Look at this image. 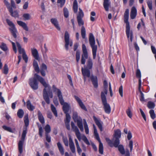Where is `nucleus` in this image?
<instances>
[{"label": "nucleus", "mask_w": 156, "mask_h": 156, "mask_svg": "<svg viewBox=\"0 0 156 156\" xmlns=\"http://www.w3.org/2000/svg\"><path fill=\"white\" fill-rule=\"evenodd\" d=\"M24 121L26 127L25 128V129H24L23 132L21 140L19 141L18 144L19 150L20 154H21L23 152V146L27 133V127L28 126L29 124V120L27 115L25 116L24 118Z\"/></svg>", "instance_id": "obj_1"}, {"label": "nucleus", "mask_w": 156, "mask_h": 156, "mask_svg": "<svg viewBox=\"0 0 156 156\" xmlns=\"http://www.w3.org/2000/svg\"><path fill=\"white\" fill-rule=\"evenodd\" d=\"M129 15V10L128 9H126L124 16V21L126 23V32L128 38H129V36H130V41L132 42L133 39V33L132 31L130 30L129 23L128 22Z\"/></svg>", "instance_id": "obj_2"}, {"label": "nucleus", "mask_w": 156, "mask_h": 156, "mask_svg": "<svg viewBox=\"0 0 156 156\" xmlns=\"http://www.w3.org/2000/svg\"><path fill=\"white\" fill-rule=\"evenodd\" d=\"M58 98L60 103L63 105V110L65 113H68L70 108V105L68 103L65 102L63 99L61 92L58 91Z\"/></svg>", "instance_id": "obj_3"}, {"label": "nucleus", "mask_w": 156, "mask_h": 156, "mask_svg": "<svg viewBox=\"0 0 156 156\" xmlns=\"http://www.w3.org/2000/svg\"><path fill=\"white\" fill-rule=\"evenodd\" d=\"M89 41L91 47L92 48L93 58L94 59L95 58L96 55V52L97 49V46L95 45V41L94 37L92 33L89 35Z\"/></svg>", "instance_id": "obj_4"}, {"label": "nucleus", "mask_w": 156, "mask_h": 156, "mask_svg": "<svg viewBox=\"0 0 156 156\" xmlns=\"http://www.w3.org/2000/svg\"><path fill=\"white\" fill-rule=\"evenodd\" d=\"M102 93L101 95V98L103 105L104 106L103 108L105 113L109 114L111 112V108L107 102V99L105 95L103 94Z\"/></svg>", "instance_id": "obj_5"}, {"label": "nucleus", "mask_w": 156, "mask_h": 156, "mask_svg": "<svg viewBox=\"0 0 156 156\" xmlns=\"http://www.w3.org/2000/svg\"><path fill=\"white\" fill-rule=\"evenodd\" d=\"M6 21L8 25L10 26L9 30L15 39H16L17 37V30L15 27V25L12 22L10 21L9 19H6Z\"/></svg>", "instance_id": "obj_6"}, {"label": "nucleus", "mask_w": 156, "mask_h": 156, "mask_svg": "<svg viewBox=\"0 0 156 156\" xmlns=\"http://www.w3.org/2000/svg\"><path fill=\"white\" fill-rule=\"evenodd\" d=\"M64 39L65 42V47L66 50L69 49V45L72 47L73 45V42L72 40H70L69 35L68 32L65 31L64 35Z\"/></svg>", "instance_id": "obj_7"}, {"label": "nucleus", "mask_w": 156, "mask_h": 156, "mask_svg": "<svg viewBox=\"0 0 156 156\" xmlns=\"http://www.w3.org/2000/svg\"><path fill=\"white\" fill-rule=\"evenodd\" d=\"M82 50L83 54L82 55L81 59V63L84 64L86 62V59L88 58V53L86 46L84 44L82 45Z\"/></svg>", "instance_id": "obj_8"}, {"label": "nucleus", "mask_w": 156, "mask_h": 156, "mask_svg": "<svg viewBox=\"0 0 156 156\" xmlns=\"http://www.w3.org/2000/svg\"><path fill=\"white\" fill-rule=\"evenodd\" d=\"M105 140L108 144L111 147L114 146L115 147H117L120 144V140L118 139H115L114 140V139H113V142L108 138H106Z\"/></svg>", "instance_id": "obj_9"}, {"label": "nucleus", "mask_w": 156, "mask_h": 156, "mask_svg": "<svg viewBox=\"0 0 156 156\" xmlns=\"http://www.w3.org/2000/svg\"><path fill=\"white\" fill-rule=\"evenodd\" d=\"M37 79L34 74V77L29 80V84L31 87L34 90H36L38 88V83L37 81Z\"/></svg>", "instance_id": "obj_10"}, {"label": "nucleus", "mask_w": 156, "mask_h": 156, "mask_svg": "<svg viewBox=\"0 0 156 156\" xmlns=\"http://www.w3.org/2000/svg\"><path fill=\"white\" fill-rule=\"evenodd\" d=\"M94 134L96 139L99 143V151L100 154H103V144L101 142L99 136L97 132V129H94Z\"/></svg>", "instance_id": "obj_11"}, {"label": "nucleus", "mask_w": 156, "mask_h": 156, "mask_svg": "<svg viewBox=\"0 0 156 156\" xmlns=\"http://www.w3.org/2000/svg\"><path fill=\"white\" fill-rule=\"evenodd\" d=\"M71 126L73 131L75 133L76 136L79 141L81 140L80 133L77 127L73 122H71Z\"/></svg>", "instance_id": "obj_12"}, {"label": "nucleus", "mask_w": 156, "mask_h": 156, "mask_svg": "<svg viewBox=\"0 0 156 156\" xmlns=\"http://www.w3.org/2000/svg\"><path fill=\"white\" fill-rule=\"evenodd\" d=\"M35 76L36 77L37 80L40 82L45 88H47L49 90L50 89L49 85L46 83L44 78L36 73L35 74Z\"/></svg>", "instance_id": "obj_13"}, {"label": "nucleus", "mask_w": 156, "mask_h": 156, "mask_svg": "<svg viewBox=\"0 0 156 156\" xmlns=\"http://www.w3.org/2000/svg\"><path fill=\"white\" fill-rule=\"evenodd\" d=\"M89 70V69L85 68H84V69L83 68H82V73L84 77V81H85L87 77H90V72Z\"/></svg>", "instance_id": "obj_14"}, {"label": "nucleus", "mask_w": 156, "mask_h": 156, "mask_svg": "<svg viewBox=\"0 0 156 156\" xmlns=\"http://www.w3.org/2000/svg\"><path fill=\"white\" fill-rule=\"evenodd\" d=\"M69 147L71 152L73 153L76 152V149L74 144L71 136L69 138Z\"/></svg>", "instance_id": "obj_15"}, {"label": "nucleus", "mask_w": 156, "mask_h": 156, "mask_svg": "<svg viewBox=\"0 0 156 156\" xmlns=\"http://www.w3.org/2000/svg\"><path fill=\"white\" fill-rule=\"evenodd\" d=\"M46 89L48 90H50V89L49 90L48 89V88H45L43 91V98L45 101L48 104H49L50 103V100L48 95V93L46 91Z\"/></svg>", "instance_id": "obj_16"}, {"label": "nucleus", "mask_w": 156, "mask_h": 156, "mask_svg": "<svg viewBox=\"0 0 156 156\" xmlns=\"http://www.w3.org/2000/svg\"><path fill=\"white\" fill-rule=\"evenodd\" d=\"M93 118L96 124L98 126L100 131H102V124L103 122L101 121L100 119H98L94 116H93Z\"/></svg>", "instance_id": "obj_17"}, {"label": "nucleus", "mask_w": 156, "mask_h": 156, "mask_svg": "<svg viewBox=\"0 0 156 156\" xmlns=\"http://www.w3.org/2000/svg\"><path fill=\"white\" fill-rule=\"evenodd\" d=\"M31 51L34 57L36 60L39 61L40 58L37 50L35 48H31Z\"/></svg>", "instance_id": "obj_18"}, {"label": "nucleus", "mask_w": 156, "mask_h": 156, "mask_svg": "<svg viewBox=\"0 0 156 156\" xmlns=\"http://www.w3.org/2000/svg\"><path fill=\"white\" fill-rule=\"evenodd\" d=\"M74 98L75 99L78 103L79 106L81 108L84 110L85 111H87V109L86 107L82 102L81 99L77 96H74Z\"/></svg>", "instance_id": "obj_19"}, {"label": "nucleus", "mask_w": 156, "mask_h": 156, "mask_svg": "<svg viewBox=\"0 0 156 156\" xmlns=\"http://www.w3.org/2000/svg\"><path fill=\"white\" fill-rule=\"evenodd\" d=\"M103 6L106 11H108L110 6L111 2L109 0H103Z\"/></svg>", "instance_id": "obj_20"}, {"label": "nucleus", "mask_w": 156, "mask_h": 156, "mask_svg": "<svg viewBox=\"0 0 156 156\" xmlns=\"http://www.w3.org/2000/svg\"><path fill=\"white\" fill-rule=\"evenodd\" d=\"M77 123V125L81 131H83V125L82 119L80 117H79V119L76 120Z\"/></svg>", "instance_id": "obj_21"}, {"label": "nucleus", "mask_w": 156, "mask_h": 156, "mask_svg": "<svg viewBox=\"0 0 156 156\" xmlns=\"http://www.w3.org/2000/svg\"><path fill=\"white\" fill-rule=\"evenodd\" d=\"M51 23L54 25L58 30H60V28L59 25L58 21L55 18H52L51 19Z\"/></svg>", "instance_id": "obj_22"}, {"label": "nucleus", "mask_w": 156, "mask_h": 156, "mask_svg": "<svg viewBox=\"0 0 156 156\" xmlns=\"http://www.w3.org/2000/svg\"><path fill=\"white\" fill-rule=\"evenodd\" d=\"M137 11L136 8L135 7H133L130 12V17L132 19H134L136 15Z\"/></svg>", "instance_id": "obj_23"}, {"label": "nucleus", "mask_w": 156, "mask_h": 156, "mask_svg": "<svg viewBox=\"0 0 156 156\" xmlns=\"http://www.w3.org/2000/svg\"><path fill=\"white\" fill-rule=\"evenodd\" d=\"M86 66L85 67V68L90 69H91L93 67V62L92 59L91 58H89L87 60L86 63Z\"/></svg>", "instance_id": "obj_24"}, {"label": "nucleus", "mask_w": 156, "mask_h": 156, "mask_svg": "<svg viewBox=\"0 0 156 156\" xmlns=\"http://www.w3.org/2000/svg\"><path fill=\"white\" fill-rule=\"evenodd\" d=\"M17 23L19 25L22 27L25 30L27 31H28V27L25 23L21 21H18Z\"/></svg>", "instance_id": "obj_25"}, {"label": "nucleus", "mask_w": 156, "mask_h": 156, "mask_svg": "<svg viewBox=\"0 0 156 156\" xmlns=\"http://www.w3.org/2000/svg\"><path fill=\"white\" fill-rule=\"evenodd\" d=\"M104 89L103 91H101V95H102V93L103 95H105L107 94L108 90V83L106 80H104Z\"/></svg>", "instance_id": "obj_26"}, {"label": "nucleus", "mask_w": 156, "mask_h": 156, "mask_svg": "<svg viewBox=\"0 0 156 156\" xmlns=\"http://www.w3.org/2000/svg\"><path fill=\"white\" fill-rule=\"evenodd\" d=\"M37 115L38 119L40 122L42 124H44L45 122L44 119L42 114L40 111H38Z\"/></svg>", "instance_id": "obj_27"}, {"label": "nucleus", "mask_w": 156, "mask_h": 156, "mask_svg": "<svg viewBox=\"0 0 156 156\" xmlns=\"http://www.w3.org/2000/svg\"><path fill=\"white\" fill-rule=\"evenodd\" d=\"M92 83L95 88H97L98 86L97 77L96 76H92L91 78Z\"/></svg>", "instance_id": "obj_28"}, {"label": "nucleus", "mask_w": 156, "mask_h": 156, "mask_svg": "<svg viewBox=\"0 0 156 156\" xmlns=\"http://www.w3.org/2000/svg\"><path fill=\"white\" fill-rule=\"evenodd\" d=\"M16 43L19 53L20 54H22L23 55V54L25 53H26L24 49L22 48L21 45L17 41H16Z\"/></svg>", "instance_id": "obj_29"}, {"label": "nucleus", "mask_w": 156, "mask_h": 156, "mask_svg": "<svg viewBox=\"0 0 156 156\" xmlns=\"http://www.w3.org/2000/svg\"><path fill=\"white\" fill-rule=\"evenodd\" d=\"M27 106L28 110L30 111H33L35 108V107L31 104L29 100L27 102Z\"/></svg>", "instance_id": "obj_30"}, {"label": "nucleus", "mask_w": 156, "mask_h": 156, "mask_svg": "<svg viewBox=\"0 0 156 156\" xmlns=\"http://www.w3.org/2000/svg\"><path fill=\"white\" fill-rule=\"evenodd\" d=\"M57 145L59 151L61 154L62 155L64 154V149L61 143L59 142H58L57 143Z\"/></svg>", "instance_id": "obj_31"}, {"label": "nucleus", "mask_w": 156, "mask_h": 156, "mask_svg": "<svg viewBox=\"0 0 156 156\" xmlns=\"http://www.w3.org/2000/svg\"><path fill=\"white\" fill-rule=\"evenodd\" d=\"M121 132L118 129L115 131L114 136L115 139H119L121 137Z\"/></svg>", "instance_id": "obj_32"}, {"label": "nucleus", "mask_w": 156, "mask_h": 156, "mask_svg": "<svg viewBox=\"0 0 156 156\" xmlns=\"http://www.w3.org/2000/svg\"><path fill=\"white\" fill-rule=\"evenodd\" d=\"M33 66L35 71L38 73H39L40 69L37 62L35 60H34L33 62Z\"/></svg>", "instance_id": "obj_33"}, {"label": "nucleus", "mask_w": 156, "mask_h": 156, "mask_svg": "<svg viewBox=\"0 0 156 156\" xmlns=\"http://www.w3.org/2000/svg\"><path fill=\"white\" fill-rule=\"evenodd\" d=\"M78 5L76 0H74L73 4V8L74 13H76L78 10Z\"/></svg>", "instance_id": "obj_34"}, {"label": "nucleus", "mask_w": 156, "mask_h": 156, "mask_svg": "<svg viewBox=\"0 0 156 156\" xmlns=\"http://www.w3.org/2000/svg\"><path fill=\"white\" fill-rule=\"evenodd\" d=\"M9 11L12 16L15 18L18 17V14L17 11H16L13 12L12 8L10 9Z\"/></svg>", "instance_id": "obj_35"}, {"label": "nucleus", "mask_w": 156, "mask_h": 156, "mask_svg": "<svg viewBox=\"0 0 156 156\" xmlns=\"http://www.w3.org/2000/svg\"><path fill=\"white\" fill-rule=\"evenodd\" d=\"M120 153L122 155L124 154L125 153V149L123 146L122 145H119V147H117Z\"/></svg>", "instance_id": "obj_36"}, {"label": "nucleus", "mask_w": 156, "mask_h": 156, "mask_svg": "<svg viewBox=\"0 0 156 156\" xmlns=\"http://www.w3.org/2000/svg\"><path fill=\"white\" fill-rule=\"evenodd\" d=\"M79 12L78 14L77 15V18H82L84 16V13L82 10L80 9H79Z\"/></svg>", "instance_id": "obj_37"}, {"label": "nucleus", "mask_w": 156, "mask_h": 156, "mask_svg": "<svg viewBox=\"0 0 156 156\" xmlns=\"http://www.w3.org/2000/svg\"><path fill=\"white\" fill-rule=\"evenodd\" d=\"M84 121V128L85 130V132L87 134L89 133V129L88 126V125L87 124V122L85 119H83Z\"/></svg>", "instance_id": "obj_38"}, {"label": "nucleus", "mask_w": 156, "mask_h": 156, "mask_svg": "<svg viewBox=\"0 0 156 156\" xmlns=\"http://www.w3.org/2000/svg\"><path fill=\"white\" fill-rule=\"evenodd\" d=\"M24 114V112L22 109H19L17 112V116L20 118H21L23 117Z\"/></svg>", "instance_id": "obj_39"}, {"label": "nucleus", "mask_w": 156, "mask_h": 156, "mask_svg": "<svg viewBox=\"0 0 156 156\" xmlns=\"http://www.w3.org/2000/svg\"><path fill=\"white\" fill-rule=\"evenodd\" d=\"M81 31L82 37L84 39L86 37V30L85 29L83 26H82V27Z\"/></svg>", "instance_id": "obj_40"}, {"label": "nucleus", "mask_w": 156, "mask_h": 156, "mask_svg": "<svg viewBox=\"0 0 156 156\" xmlns=\"http://www.w3.org/2000/svg\"><path fill=\"white\" fill-rule=\"evenodd\" d=\"M51 109L55 115L56 117H57L58 114L56 108L52 104L51 105Z\"/></svg>", "instance_id": "obj_41"}, {"label": "nucleus", "mask_w": 156, "mask_h": 156, "mask_svg": "<svg viewBox=\"0 0 156 156\" xmlns=\"http://www.w3.org/2000/svg\"><path fill=\"white\" fill-rule=\"evenodd\" d=\"M155 106L154 103L151 101H148L147 104V106L149 109H153Z\"/></svg>", "instance_id": "obj_42"}, {"label": "nucleus", "mask_w": 156, "mask_h": 156, "mask_svg": "<svg viewBox=\"0 0 156 156\" xmlns=\"http://www.w3.org/2000/svg\"><path fill=\"white\" fill-rule=\"evenodd\" d=\"M44 129L45 131V134H48V133H49L51 131L50 126L48 124L46 125Z\"/></svg>", "instance_id": "obj_43"}, {"label": "nucleus", "mask_w": 156, "mask_h": 156, "mask_svg": "<svg viewBox=\"0 0 156 156\" xmlns=\"http://www.w3.org/2000/svg\"><path fill=\"white\" fill-rule=\"evenodd\" d=\"M23 17L25 20H29L31 19V16L28 13L23 14Z\"/></svg>", "instance_id": "obj_44"}, {"label": "nucleus", "mask_w": 156, "mask_h": 156, "mask_svg": "<svg viewBox=\"0 0 156 156\" xmlns=\"http://www.w3.org/2000/svg\"><path fill=\"white\" fill-rule=\"evenodd\" d=\"M1 49L4 51H6L8 50V48L5 44L4 43H2L1 45L0 46Z\"/></svg>", "instance_id": "obj_45"}, {"label": "nucleus", "mask_w": 156, "mask_h": 156, "mask_svg": "<svg viewBox=\"0 0 156 156\" xmlns=\"http://www.w3.org/2000/svg\"><path fill=\"white\" fill-rule=\"evenodd\" d=\"M73 118L74 119L75 122H76V120L79 119V118L78 117L77 113L76 112H73Z\"/></svg>", "instance_id": "obj_46"}, {"label": "nucleus", "mask_w": 156, "mask_h": 156, "mask_svg": "<svg viewBox=\"0 0 156 156\" xmlns=\"http://www.w3.org/2000/svg\"><path fill=\"white\" fill-rule=\"evenodd\" d=\"M64 15L66 18H67L69 16V11L66 7H64L63 9Z\"/></svg>", "instance_id": "obj_47"}, {"label": "nucleus", "mask_w": 156, "mask_h": 156, "mask_svg": "<svg viewBox=\"0 0 156 156\" xmlns=\"http://www.w3.org/2000/svg\"><path fill=\"white\" fill-rule=\"evenodd\" d=\"M149 113L150 115V116L151 118L153 119H154L156 117V115L155 114L154 111L153 110H151L149 111Z\"/></svg>", "instance_id": "obj_48"}, {"label": "nucleus", "mask_w": 156, "mask_h": 156, "mask_svg": "<svg viewBox=\"0 0 156 156\" xmlns=\"http://www.w3.org/2000/svg\"><path fill=\"white\" fill-rule=\"evenodd\" d=\"M82 139L86 144L88 145H90V143L88 140L85 135H83L82 136Z\"/></svg>", "instance_id": "obj_49"}, {"label": "nucleus", "mask_w": 156, "mask_h": 156, "mask_svg": "<svg viewBox=\"0 0 156 156\" xmlns=\"http://www.w3.org/2000/svg\"><path fill=\"white\" fill-rule=\"evenodd\" d=\"M66 2V0H58L57 3L60 4L59 6L61 8H62Z\"/></svg>", "instance_id": "obj_50"}, {"label": "nucleus", "mask_w": 156, "mask_h": 156, "mask_svg": "<svg viewBox=\"0 0 156 156\" xmlns=\"http://www.w3.org/2000/svg\"><path fill=\"white\" fill-rule=\"evenodd\" d=\"M76 62L77 63H78L80 58V53L79 51H76Z\"/></svg>", "instance_id": "obj_51"}, {"label": "nucleus", "mask_w": 156, "mask_h": 156, "mask_svg": "<svg viewBox=\"0 0 156 156\" xmlns=\"http://www.w3.org/2000/svg\"><path fill=\"white\" fill-rule=\"evenodd\" d=\"M78 25L79 26L83 25L84 24V22L82 18H77Z\"/></svg>", "instance_id": "obj_52"}, {"label": "nucleus", "mask_w": 156, "mask_h": 156, "mask_svg": "<svg viewBox=\"0 0 156 156\" xmlns=\"http://www.w3.org/2000/svg\"><path fill=\"white\" fill-rule=\"evenodd\" d=\"M126 113L130 118H131L132 116V113L131 110L129 108H128V109L126 111Z\"/></svg>", "instance_id": "obj_53"}, {"label": "nucleus", "mask_w": 156, "mask_h": 156, "mask_svg": "<svg viewBox=\"0 0 156 156\" xmlns=\"http://www.w3.org/2000/svg\"><path fill=\"white\" fill-rule=\"evenodd\" d=\"M3 2L4 4L6 6L7 8L8 9V10L12 8V7H11L10 6L9 3L6 0H4Z\"/></svg>", "instance_id": "obj_54"}, {"label": "nucleus", "mask_w": 156, "mask_h": 156, "mask_svg": "<svg viewBox=\"0 0 156 156\" xmlns=\"http://www.w3.org/2000/svg\"><path fill=\"white\" fill-rule=\"evenodd\" d=\"M3 128L5 130L8 131L10 132H12V130L11 128L7 126H2Z\"/></svg>", "instance_id": "obj_55"}, {"label": "nucleus", "mask_w": 156, "mask_h": 156, "mask_svg": "<svg viewBox=\"0 0 156 156\" xmlns=\"http://www.w3.org/2000/svg\"><path fill=\"white\" fill-rule=\"evenodd\" d=\"M9 40L10 41V42L12 43V46L13 49L15 52V53H16L17 52V49L15 43L12 42L9 39Z\"/></svg>", "instance_id": "obj_56"}, {"label": "nucleus", "mask_w": 156, "mask_h": 156, "mask_svg": "<svg viewBox=\"0 0 156 156\" xmlns=\"http://www.w3.org/2000/svg\"><path fill=\"white\" fill-rule=\"evenodd\" d=\"M65 114H66V119L65 122H69L71 119L70 115L68 113Z\"/></svg>", "instance_id": "obj_57"}, {"label": "nucleus", "mask_w": 156, "mask_h": 156, "mask_svg": "<svg viewBox=\"0 0 156 156\" xmlns=\"http://www.w3.org/2000/svg\"><path fill=\"white\" fill-rule=\"evenodd\" d=\"M8 68L7 65L6 64H5L4 67V72L3 73L5 74H7L8 72Z\"/></svg>", "instance_id": "obj_58"}, {"label": "nucleus", "mask_w": 156, "mask_h": 156, "mask_svg": "<svg viewBox=\"0 0 156 156\" xmlns=\"http://www.w3.org/2000/svg\"><path fill=\"white\" fill-rule=\"evenodd\" d=\"M147 3L149 9L151 10L152 9V1L151 0H148L147 2Z\"/></svg>", "instance_id": "obj_59"}, {"label": "nucleus", "mask_w": 156, "mask_h": 156, "mask_svg": "<svg viewBox=\"0 0 156 156\" xmlns=\"http://www.w3.org/2000/svg\"><path fill=\"white\" fill-rule=\"evenodd\" d=\"M129 146L130 148V152H132L133 148V141L132 140L129 141Z\"/></svg>", "instance_id": "obj_60"}, {"label": "nucleus", "mask_w": 156, "mask_h": 156, "mask_svg": "<svg viewBox=\"0 0 156 156\" xmlns=\"http://www.w3.org/2000/svg\"><path fill=\"white\" fill-rule=\"evenodd\" d=\"M136 76L137 77L140 78L141 77V73L139 69H137L136 71Z\"/></svg>", "instance_id": "obj_61"}, {"label": "nucleus", "mask_w": 156, "mask_h": 156, "mask_svg": "<svg viewBox=\"0 0 156 156\" xmlns=\"http://www.w3.org/2000/svg\"><path fill=\"white\" fill-rule=\"evenodd\" d=\"M140 113L141 114V115L142 117L144 118V120L145 121H146V115H145L144 112L143 111V110H142V109L141 108L140 109Z\"/></svg>", "instance_id": "obj_62"}, {"label": "nucleus", "mask_w": 156, "mask_h": 156, "mask_svg": "<svg viewBox=\"0 0 156 156\" xmlns=\"http://www.w3.org/2000/svg\"><path fill=\"white\" fill-rule=\"evenodd\" d=\"M119 93L121 97H123V89L122 87V86H121L120 87L119 90Z\"/></svg>", "instance_id": "obj_63"}, {"label": "nucleus", "mask_w": 156, "mask_h": 156, "mask_svg": "<svg viewBox=\"0 0 156 156\" xmlns=\"http://www.w3.org/2000/svg\"><path fill=\"white\" fill-rule=\"evenodd\" d=\"M40 67L41 70H46L47 69V66L44 63L42 64Z\"/></svg>", "instance_id": "obj_64"}]
</instances>
